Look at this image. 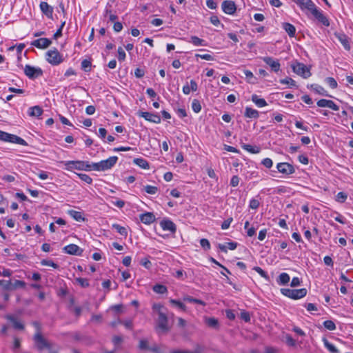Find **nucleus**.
Masks as SVG:
<instances>
[{
    "instance_id": "1",
    "label": "nucleus",
    "mask_w": 353,
    "mask_h": 353,
    "mask_svg": "<svg viewBox=\"0 0 353 353\" xmlns=\"http://www.w3.org/2000/svg\"><path fill=\"white\" fill-rule=\"evenodd\" d=\"M302 10L306 9L323 25L330 26L328 19L316 7L312 0H294Z\"/></svg>"
},
{
    "instance_id": "2",
    "label": "nucleus",
    "mask_w": 353,
    "mask_h": 353,
    "mask_svg": "<svg viewBox=\"0 0 353 353\" xmlns=\"http://www.w3.org/2000/svg\"><path fill=\"white\" fill-rule=\"evenodd\" d=\"M61 163L64 164L65 169L68 170H72L73 169L84 171L93 170L92 168V163H90L89 161H62Z\"/></svg>"
},
{
    "instance_id": "3",
    "label": "nucleus",
    "mask_w": 353,
    "mask_h": 353,
    "mask_svg": "<svg viewBox=\"0 0 353 353\" xmlns=\"http://www.w3.org/2000/svg\"><path fill=\"white\" fill-rule=\"evenodd\" d=\"M118 160L117 157H110L108 159L102 160L98 163H92V168L93 170L96 171H105L112 168Z\"/></svg>"
},
{
    "instance_id": "4",
    "label": "nucleus",
    "mask_w": 353,
    "mask_h": 353,
    "mask_svg": "<svg viewBox=\"0 0 353 353\" xmlns=\"http://www.w3.org/2000/svg\"><path fill=\"white\" fill-rule=\"evenodd\" d=\"M33 341L39 352H41L45 349L51 350L52 348V343L48 341L41 333H35L33 336Z\"/></svg>"
},
{
    "instance_id": "5",
    "label": "nucleus",
    "mask_w": 353,
    "mask_h": 353,
    "mask_svg": "<svg viewBox=\"0 0 353 353\" xmlns=\"http://www.w3.org/2000/svg\"><path fill=\"white\" fill-rule=\"evenodd\" d=\"M281 292L283 295L288 298L296 300L305 296L307 294V290L305 288H301L298 290L282 288L281 289Z\"/></svg>"
},
{
    "instance_id": "6",
    "label": "nucleus",
    "mask_w": 353,
    "mask_h": 353,
    "mask_svg": "<svg viewBox=\"0 0 353 353\" xmlns=\"http://www.w3.org/2000/svg\"><path fill=\"white\" fill-rule=\"evenodd\" d=\"M0 140L6 142L28 145V143L22 138L12 134L0 130Z\"/></svg>"
},
{
    "instance_id": "7",
    "label": "nucleus",
    "mask_w": 353,
    "mask_h": 353,
    "mask_svg": "<svg viewBox=\"0 0 353 353\" xmlns=\"http://www.w3.org/2000/svg\"><path fill=\"white\" fill-rule=\"evenodd\" d=\"M292 68L294 73L301 76L304 79H307L311 76L310 69L302 63L296 62L292 65Z\"/></svg>"
},
{
    "instance_id": "8",
    "label": "nucleus",
    "mask_w": 353,
    "mask_h": 353,
    "mask_svg": "<svg viewBox=\"0 0 353 353\" xmlns=\"http://www.w3.org/2000/svg\"><path fill=\"white\" fill-rule=\"evenodd\" d=\"M46 57V60L48 63L53 65H59L63 61L62 56L57 49L48 51Z\"/></svg>"
},
{
    "instance_id": "9",
    "label": "nucleus",
    "mask_w": 353,
    "mask_h": 353,
    "mask_svg": "<svg viewBox=\"0 0 353 353\" xmlns=\"http://www.w3.org/2000/svg\"><path fill=\"white\" fill-rule=\"evenodd\" d=\"M138 348L143 351L149 350L154 353H163L161 351L160 347L157 345L154 344L152 346H150L149 342L146 339H142L139 341Z\"/></svg>"
},
{
    "instance_id": "10",
    "label": "nucleus",
    "mask_w": 353,
    "mask_h": 353,
    "mask_svg": "<svg viewBox=\"0 0 353 353\" xmlns=\"http://www.w3.org/2000/svg\"><path fill=\"white\" fill-rule=\"evenodd\" d=\"M276 169L279 172L285 175L292 174L296 171L294 167L287 162L277 163Z\"/></svg>"
},
{
    "instance_id": "11",
    "label": "nucleus",
    "mask_w": 353,
    "mask_h": 353,
    "mask_svg": "<svg viewBox=\"0 0 353 353\" xmlns=\"http://www.w3.org/2000/svg\"><path fill=\"white\" fill-rule=\"evenodd\" d=\"M24 73L30 79H35L41 76L43 71L40 68H35L30 65H26L24 68Z\"/></svg>"
},
{
    "instance_id": "12",
    "label": "nucleus",
    "mask_w": 353,
    "mask_h": 353,
    "mask_svg": "<svg viewBox=\"0 0 353 353\" xmlns=\"http://www.w3.org/2000/svg\"><path fill=\"white\" fill-rule=\"evenodd\" d=\"M157 319V329H159L163 332H166L169 330V327L168 326V317L165 312H160V314H158Z\"/></svg>"
},
{
    "instance_id": "13",
    "label": "nucleus",
    "mask_w": 353,
    "mask_h": 353,
    "mask_svg": "<svg viewBox=\"0 0 353 353\" xmlns=\"http://www.w3.org/2000/svg\"><path fill=\"white\" fill-rule=\"evenodd\" d=\"M137 115L140 117L144 118L145 120L152 122L154 123H161V117L157 114H153L148 112H142L139 111L137 112Z\"/></svg>"
},
{
    "instance_id": "14",
    "label": "nucleus",
    "mask_w": 353,
    "mask_h": 353,
    "mask_svg": "<svg viewBox=\"0 0 353 353\" xmlns=\"http://www.w3.org/2000/svg\"><path fill=\"white\" fill-rule=\"evenodd\" d=\"M223 11L228 14H234L236 12V4L233 1H224L221 4Z\"/></svg>"
},
{
    "instance_id": "15",
    "label": "nucleus",
    "mask_w": 353,
    "mask_h": 353,
    "mask_svg": "<svg viewBox=\"0 0 353 353\" xmlns=\"http://www.w3.org/2000/svg\"><path fill=\"white\" fill-rule=\"evenodd\" d=\"M263 61L271 68L272 71L277 72L280 70L281 64L279 60L271 57H265L263 58Z\"/></svg>"
},
{
    "instance_id": "16",
    "label": "nucleus",
    "mask_w": 353,
    "mask_h": 353,
    "mask_svg": "<svg viewBox=\"0 0 353 353\" xmlns=\"http://www.w3.org/2000/svg\"><path fill=\"white\" fill-rule=\"evenodd\" d=\"M52 41L50 39L48 38H40L33 41L31 45L39 49H45L49 47Z\"/></svg>"
},
{
    "instance_id": "17",
    "label": "nucleus",
    "mask_w": 353,
    "mask_h": 353,
    "mask_svg": "<svg viewBox=\"0 0 353 353\" xmlns=\"http://www.w3.org/2000/svg\"><path fill=\"white\" fill-rule=\"evenodd\" d=\"M63 251L67 254L77 256H81L83 252V250L75 244H70L65 246Z\"/></svg>"
},
{
    "instance_id": "18",
    "label": "nucleus",
    "mask_w": 353,
    "mask_h": 353,
    "mask_svg": "<svg viewBox=\"0 0 353 353\" xmlns=\"http://www.w3.org/2000/svg\"><path fill=\"white\" fill-rule=\"evenodd\" d=\"M160 225L163 230L170 231L174 233L176 230V225L169 219H163L160 222Z\"/></svg>"
},
{
    "instance_id": "19",
    "label": "nucleus",
    "mask_w": 353,
    "mask_h": 353,
    "mask_svg": "<svg viewBox=\"0 0 353 353\" xmlns=\"http://www.w3.org/2000/svg\"><path fill=\"white\" fill-rule=\"evenodd\" d=\"M41 12L48 18L52 17L53 8L50 6L47 2L41 1L39 5Z\"/></svg>"
},
{
    "instance_id": "20",
    "label": "nucleus",
    "mask_w": 353,
    "mask_h": 353,
    "mask_svg": "<svg viewBox=\"0 0 353 353\" xmlns=\"http://www.w3.org/2000/svg\"><path fill=\"white\" fill-rule=\"evenodd\" d=\"M140 220L145 224H151L155 221V216L152 212H145L140 214Z\"/></svg>"
},
{
    "instance_id": "21",
    "label": "nucleus",
    "mask_w": 353,
    "mask_h": 353,
    "mask_svg": "<svg viewBox=\"0 0 353 353\" xmlns=\"http://www.w3.org/2000/svg\"><path fill=\"white\" fill-rule=\"evenodd\" d=\"M6 319L12 323V326L16 330H23L24 329V325L23 323L18 321L17 318L12 315H7Z\"/></svg>"
},
{
    "instance_id": "22",
    "label": "nucleus",
    "mask_w": 353,
    "mask_h": 353,
    "mask_svg": "<svg viewBox=\"0 0 353 353\" xmlns=\"http://www.w3.org/2000/svg\"><path fill=\"white\" fill-rule=\"evenodd\" d=\"M244 116L247 118L257 119L259 117L258 110L252 109L250 107H246L245 109Z\"/></svg>"
},
{
    "instance_id": "23",
    "label": "nucleus",
    "mask_w": 353,
    "mask_h": 353,
    "mask_svg": "<svg viewBox=\"0 0 353 353\" xmlns=\"http://www.w3.org/2000/svg\"><path fill=\"white\" fill-rule=\"evenodd\" d=\"M204 352V347L197 344L195 346V349L194 351L189 350H174L170 352V353H203Z\"/></svg>"
},
{
    "instance_id": "24",
    "label": "nucleus",
    "mask_w": 353,
    "mask_h": 353,
    "mask_svg": "<svg viewBox=\"0 0 353 353\" xmlns=\"http://www.w3.org/2000/svg\"><path fill=\"white\" fill-rule=\"evenodd\" d=\"M237 245L238 244L236 242H229V243H227L226 245L219 243L218 245V248L220 249L221 251L226 253L228 252L227 249H229L230 250H234L236 248Z\"/></svg>"
},
{
    "instance_id": "25",
    "label": "nucleus",
    "mask_w": 353,
    "mask_h": 353,
    "mask_svg": "<svg viewBox=\"0 0 353 353\" xmlns=\"http://www.w3.org/2000/svg\"><path fill=\"white\" fill-rule=\"evenodd\" d=\"M251 99L252 101L254 103V104L259 108H262L267 105V102L264 99L260 98L259 96L256 94L252 95Z\"/></svg>"
},
{
    "instance_id": "26",
    "label": "nucleus",
    "mask_w": 353,
    "mask_h": 353,
    "mask_svg": "<svg viewBox=\"0 0 353 353\" xmlns=\"http://www.w3.org/2000/svg\"><path fill=\"white\" fill-rule=\"evenodd\" d=\"M283 28L285 30V32L288 34L290 37H294L296 32L295 27L289 23H283Z\"/></svg>"
},
{
    "instance_id": "27",
    "label": "nucleus",
    "mask_w": 353,
    "mask_h": 353,
    "mask_svg": "<svg viewBox=\"0 0 353 353\" xmlns=\"http://www.w3.org/2000/svg\"><path fill=\"white\" fill-rule=\"evenodd\" d=\"M190 42L195 46H207L206 41L196 36H192Z\"/></svg>"
},
{
    "instance_id": "28",
    "label": "nucleus",
    "mask_w": 353,
    "mask_h": 353,
    "mask_svg": "<svg viewBox=\"0 0 353 353\" xmlns=\"http://www.w3.org/2000/svg\"><path fill=\"white\" fill-rule=\"evenodd\" d=\"M68 213L70 216H72L74 220L77 221H83L85 220L84 217L83 216V214L81 212L70 210H68Z\"/></svg>"
},
{
    "instance_id": "29",
    "label": "nucleus",
    "mask_w": 353,
    "mask_h": 353,
    "mask_svg": "<svg viewBox=\"0 0 353 353\" xmlns=\"http://www.w3.org/2000/svg\"><path fill=\"white\" fill-rule=\"evenodd\" d=\"M133 161L141 168L148 169L150 168L148 162L143 158H136Z\"/></svg>"
},
{
    "instance_id": "30",
    "label": "nucleus",
    "mask_w": 353,
    "mask_h": 353,
    "mask_svg": "<svg viewBox=\"0 0 353 353\" xmlns=\"http://www.w3.org/2000/svg\"><path fill=\"white\" fill-rule=\"evenodd\" d=\"M242 148L245 150H246V151H248V152H250L252 154H258L261 151V148L259 147H258V146H253V145H250V144H244V145H242Z\"/></svg>"
},
{
    "instance_id": "31",
    "label": "nucleus",
    "mask_w": 353,
    "mask_h": 353,
    "mask_svg": "<svg viewBox=\"0 0 353 353\" xmlns=\"http://www.w3.org/2000/svg\"><path fill=\"white\" fill-rule=\"evenodd\" d=\"M42 113L43 110L38 105L32 107L29 110V115L31 117H39Z\"/></svg>"
},
{
    "instance_id": "32",
    "label": "nucleus",
    "mask_w": 353,
    "mask_h": 353,
    "mask_svg": "<svg viewBox=\"0 0 353 353\" xmlns=\"http://www.w3.org/2000/svg\"><path fill=\"white\" fill-rule=\"evenodd\" d=\"M112 228L115 229L118 233L125 238L128 236V230L125 227L121 226L117 223H114L112 225Z\"/></svg>"
},
{
    "instance_id": "33",
    "label": "nucleus",
    "mask_w": 353,
    "mask_h": 353,
    "mask_svg": "<svg viewBox=\"0 0 353 353\" xmlns=\"http://www.w3.org/2000/svg\"><path fill=\"white\" fill-rule=\"evenodd\" d=\"M290 281V276L288 274L283 272L279 276L277 282L279 285H285Z\"/></svg>"
},
{
    "instance_id": "34",
    "label": "nucleus",
    "mask_w": 353,
    "mask_h": 353,
    "mask_svg": "<svg viewBox=\"0 0 353 353\" xmlns=\"http://www.w3.org/2000/svg\"><path fill=\"white\" fill-rule=\"evenodd\" d=\"M152 290L154 292L157 294H165L168 292L167 288L161 284H156L153 286Z\"/></svg>"
},
{
    "instance_id": "35",
    "label": "nucleus",
    "mask_w": 353,
    "mask_h": 353,
    "mask_svg": "<svg viewBox=\"0 0 353 353\" xmlns=\"http://www.w3.org/2000/svg\"><path fill=\"white\" fill-rule=\"evenodd\" d=\"M336 37L339 39V40L346 50H349L350 48L347 37L345 34L336 35Z\"/></svg>"
},
{
    "instance_id": "36",
    "label": "nucleus",
    "mask_w": 353,
    "mask_h": 353,
    "mask_svg": "<svg viewBox=\"0 0 353 353\" xmlns=\"http://www.w3.org/2000/svg\"><path fill=\"white\" fill-rule=\"evenodd\" d=\"M312 88L316 92H317L318 94H319L321 95L325 96V97L329 96L327 91L322 86H321L319 85H316V84L312 85Z\"/></svg>"
},
{
    "instance_id": "37",
    "label": "nucleus",
    "mask_w": 353,
    "mask_h": 353,
    "mask_svg": "<svg viewBox=\"0 0 353 353\" xmlns=\"http://www.w3.org/2000/svg\"><path fill=\"white\" fill-rule=\"evenodd\" d=\"M205 323L208 326L212 328H217L219 327V321L215 318H207L205 319Z\"/></svg>"
},
{
    "instance_id": "38",
    "label": "nucleus",
    "mask_w": 353,
    "mask_h": 353,
    "mask_svg": "<svg viewBox=\"0 0 353 353\" xmlns=\"http://www.w3.org/2000/svg\"><path fill=\"white\" fill-rule=\"evenodd\" d=\"M324 345L327 347V349L331 353H338L339 350L337 348L331 343H330L326 339H323Z\"/></svg>"
},
{
    "instance_id": "39",
    "label": "nucleus",
    "mask_w": 353,
    "mask_h": 353,
    "mask_svg": "<svg viewBox=\"0 0 353 353\" xmlns=\"http://www.w3.org/2000/svg\"><path fill=\"white\" fill-rule=\"evenodd\" d=\"M192 108L195 113H199L201 110V105L198 99H193L192 102Z\"/></svg>"
},
{
    "instance_id": "40",
    "label": "nucleus",
    "mask_w": 353,
    "mask_h": 353,
    "mask_svg": "<svg viewBox=\"0 0 353 353\" xmlns=\"http://www.w3.org/2000/svg\"><path fill=\"white\" fill-rule=\"evenodd\" d=\"M0 285L5 290H13L12 283L10 281L0 280Z\"/></svg>"
},
{
    "instance_id": "41",
    "label": "nucleus",
    "mask_w": 353,
    "mask_h": 353,
    "mask_svg": "<svg viewBox=\"0 0 353 353\" xmlns=\"http://www.w3.org/2000/svg\"><path fill=\"white\" fill-rule=\"evenodd\" d=\"M243 73L249 83H255L256 78L254 77L253 73L251 71L245 70H243Z\"/></svg>"
},
{
    "instance_id": "42",
    "label": "nucleus",
    "mask_w": 353,
    "mask_h": 353,
    "mask_svg": "<svg viewBox=\"0 0 353 353\" xmlns=\"http://www.w3.org/2000/svg\"><path fill=\"white\" fill-rule=\"evenodd\" d=\"M92 63L88 59H84L81 62V69L85 72H90L91 70Z\"/></svg>"
},
{
    "instance_id": "43",
    "label": "nucleus",
    "mask_w": 353,
    "mask_h": 353,
    "mask_svg": "<svg viewBox=\"0 0 353 353\" xmlns=\"http://www.w3.org/2000/svg\"><path fill=\"white\" fill-rule=\"evenodd\" d=\"M77 175L79 177L81 180L85 182L88 184H91L92 183V179L86 174L82 173H77Z\"/></svg>"
},
{
    "instance_id": "44",
    "label": "nucleus",
    "mask_w": 353,
    "mask_h": 353,
    "mask_svg": "<svg viewBox=\"0 0 353 353\" xmlns=\"http://www.w3.org/2000/svg\"><path fill=\"white\" fill-rule=\"evenodd\" d=\"M183 300L185 301H188L189 303H198V304H200V305H205V303L204 301H203L202 300L194 299V298H193L192 296H187L184 297Z\"/></svg>"
},
{
    "instance_id": "45",
    "label": "nucleus",
    "mask_w": 353,
    "mask_h": 353,
    "mask_svg": "<svg viewBox=\"0 0 353 353\" xmlns=\"http://www.w3.org/2000/svg\"><path fill=\"white\" fill-rule=\"evenodd\" d=\"M253 270L256 271L258 274H259L263 278L265 279L267 281L270 280V277L267 272L262 270L260 267L255 266L253 268Z\"/></svg>"
},
{
    "instance_id": "46",
    "label": "nucleus",
    "mask_w": 353,
    "mask_h": 353,
    "mask_svg": "<svg viewBox=\"0 0 353 353\" xmlns=\"http://www.w3.org/2000/svg\"><path fill=\"white\" fill-rule=\"evenodd\" d=\"M325 81L326 82V83L327 85H329V86L331 88L334 89V88H337L338 83H337L336 81L333 77H327L325 79Z\"/></svg>"
},
{
    "instance_id": "47",
    "label": "nucleus",
    "mask_w": 353,
    "mask_h": 353,
    "mask_svg": "<svg viewBox=\"0 0 353 353\" xmlns=\"http://www.w3.org/2000/svg\"><path fill=\"white\" fill-rule=\"evenodd\" d=\"M324 327L330 331L334 330L336 329L335 323L331 320H327L323 322Z\"/></svg>"
},
{
    "instance_id": "48",
    "label": "nucleus",
    "mask_w": 353,
    "mask_h": 353,
    "mask_svg": "<svg viewBox=\"0 0 353 353\" xmlns=\"http://www.w3.org/2000/svg\"><path fill=\"white\" fill-rule=\"evenodd\" d=\"M41 264L42 265L52 267L54 269L59 268V265L57 263H54L52 260L43 259L41 261Z\"/></svg>"
},
{
    "instance_id": "49",
    "label": "nucleus",
    "mask_w": 353,
    "mask_h": 353,
    "mask_svg": "<svg viewBox=\"0 0 353 353\" xmlns=\"http://www.w3.org/2000/svg\"><path fill=\"white\" fill-rule=\"evenodd\" d=\"M144 190L148 194H154L157 192L158 188L156 186L148 185L144 187Z\"/></svg>"
},
{
    "instance_id": "50",
    "label": "nucleus",
    "mask_w": 353,
    "mask_h": 353,
    "mask_svg": "<svg viewBox=\"0 0 353 353\" xmlns=\"http://www.w3.org/2000/svg\"><path fill=\"white\" fill-rule=\"evenodd\" d=\"M347 198V194L340 192L336 196V201L339 203H344Z\"/></svg>"
},
{
    "instance_id": "51",
    "label": "nucleus",
    "mask_w": 353,
    "mask_h": 353,
    "mask_svg": "<svg viewBox=\"0 0 353 353\" xmlns=\"http://www.w3.org/2000/svg\"><path fill=\"white\" fill-rule=\"evenodd\" d=\"M76 282L79 284L82 288H88L90 284L88 280L84 278H77Z\"/></svg>"
},
{
    "instance_id": "52",
    "label": "nucleus",
    "mask_w": 353,
    "mask_h": 353,
    "mask_svg": "<svg viewBox=\"0 0 353 353\" xmlns=\"http://www.w3.org/2000/svg\"><path fill=\"white\" fill-rule=\"evenodd\" d=\"M280 83L281 84H288V85H290V86H296V82L294 80H293L291 78H289V77H287L285 79H281L280 80Z\"/></svg>"
},
{
    "instance_id": "53",
    "label": "nucleus",
    "mask_w": 353,
    "mask_h": 353,
    "mask_svg": "<svg viewBox=\"0 0 353 353\" xmlns=\"http://www.w3.org/2000/svg\"><path fill=\"white\" fill-rule=\"evenodd\" d=\"M200 245L205 250H208L210 249V243L206 239H201L200 240Z\"/></svg>"
},
{
    "instance_id": "54",
    "label": "nucleus",
    "mask_w": 353,
    "mask_h": 353,
    "mask_svg": "<svg viewBox=\"0 0 353 353\" xmlns=\"http://www.w3.org/2000/svg\"><path fill=\"white\" fill-rule=\"evenodd\" d=\"M259 205H260V202L259 200L255 199H252L250 201V204H249L250 208L256 210L259 207Z\"/></svg>"
},
{
    "instance_id": "55",
    "label": "nucleus",
    "mask_w": 353,
    "mask_h": 353,
    "mask_svg": "<svg viewBox=\"0 0 353 353\" xmlns=\"http://www.w3.org/2000/svg\"><path fill=\"white\" fill-rule=\"evenodd\" d=\"M65 24V21H63L61 23L59 28L57 30V32L54 34L53 38L54 39H57L59 37H61L62 36V30Z\"/></svg>"
},
{
    "instance_id": "56",
    "label": "nucleus",
    "mask_w": 353,
    "mask_h": 353,
    "mask_svg": "<svg viewBox=\"0 0 353 353\" xmlns=\"http://www.w3.org/2000/svg\"><path fill=\"white\" fill-rule=\"evenodd\" d=\"M261 164L263 165L267 168H270L273 165V161L270 158H265L262 160Z\"/></svg>"
},
{
    "instance_id": "57",
    "label": "nucleus",
    "mask_w": 353,
    "mask_h": 353,
    "mask_svg": "<svg viewBox=\"0 0 353 353\" xmlns=\"http://www.w3.org/2000/svg\"><path fill=\"white\" fill-rule=\"evenodd\" d=\"M125 52L121 47H119L118 48V59L120 61H123L125 59Z\"/></svg>"
},
{
    "instance_id": "58",
    "label": "nucleus",
    "mask_w": 353,
    "mask_h": 353,
    "mask_svg": "<svg viewBox=\"0 0 353 353\" xmlns=\"http://www.w3.org/2000/svg\"><path fill=\"white\" fill-rule=\"evenodd\" d=\"M26 285V283L23 281L15 280V281L12 283L13 290L17 288H24Z\"/></svg>"
},
{
    "instance_id": "59",
    "label": "nucleus",
    "mask_w": 353,
    "mask_h": 353,
    "mask_svg": "<svg viewBox=\"0 0 353 353\" xmlns=\"http://www.w3.org/2000/svg\"><path fill=\"white\" fill-rule=\"evenodd\" d=\"M195 57H200L201 59H205L207 61H213L214 60V57L211 54H196Z\"/></svg>"
},
{
    "instance_id": "60",
    "label": "nucleus",
    "mask_w": 353,
    "mask_h": 353,
    "mask_svg": "<svg viewBox=\"0 0 353 353\" xmlns=\"http://www.w3.org/2000/svg\"><path fill=\"white\" fill-rule=\"evenodd\" d=\"M170 303L173 305H176L177 307H179L180 309H181L183 310H185V305L182 302H181L179 301L171 299Z\"/></svg>"
},
{
    "instance_id": "61",
    "label": "nucleus",
    "mask_w": 353,
    "mask_h": 353,
    "mask_svg": "<svg viewBox=\"0 0 353 353\" xmlns=\"http://www.w3.org/2000/svg\"><path fill=\"white\" fill-rule=\"evenodd\" d=\"M140 264L147 269H150L151 267V262L148 258H143L141 260Z\"/></svg>"
},
{
    "instance_id": "62",
    "label": "nucleus",
    "mask_w": 353,
    "mask_h": 353,
    "mask_svg": "<svg viewBox=\"0 0 353 353\" xmlns=\"http://www.w3.org/2000/svg\"><path fill=\"white\" fill-rule=\"evenodd\" d=\"M299 161L304 165H307L309 160L308 157L305 154H301L298 157Z\"/></svg>"
},
{
    "instance_id": "63",
    "label": "nucleus",
    "mask_w": 353,
    "mask_h": 353,
    "mask_svg": "<svg viewBox=\"0 0 353 353\" xmlns=\"http://www.w3.org/2000/svg\"><path fill=\"white\" fill-rule=\"evenodd\" d=\"M232 221H233L232 218H229V219L225 220L221 224V228L223 230L228 229L230 227Z\"/></svg>"
},
{
    "instance_id": "64",
    "label": "nucleus",
    "mask_w": 353,
    "mask_h": 353,
    "mask_svg": "<svg viewBox=\"0 0 353 353\" xmlns=\"http://www.w3.org/2000/svg\"><path fill=\"white\" fill-rule=\"evenodd\" d=\"M329 101L330 100H328V99H322L319 100L317 101L316 104L319 107H321V108L327 107Z\"/></svg>"
}]
</instances>
